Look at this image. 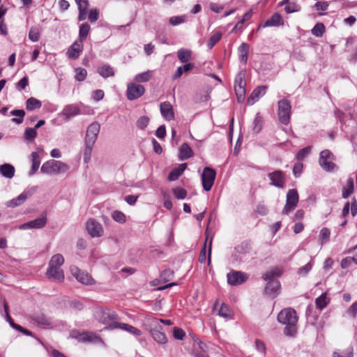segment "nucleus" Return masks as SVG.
Instances as JSON below:
<instances>
[{"mask_svg":"<svg viewBox=\"0 0 357 357\" xmlns=\"http://www.w3.org/2000/svg\"><path fill=\"white\" fill-rule=\"evenodd\" d=\"M186 167V163L179 165V166L177 168H174L173 170L171 171V172L169 174L168 179L171 181L177 180L183 173Z\"/></svg>","mask_w":357,"mask_h":357,"instance_id":"29","label":"nucleus"},{"mask_svg":"<svg viewBox=\"0 0 357 357\" xmlns=\"http://www.w3.org/2000/svg\"><path fill=\"white\" fill-rule=\"evenodd\" d=\"M218 314L220 316L223 317H228L229 316V309L225 304L221 305V307L218 311Z\"/></svg>","mask_w":357,"mask_h":357,"instance_id":"63","label":"nucleus"},{"mask_svg":"<svg viewBox=\"0 0 357 357\" xmlns=\"http://www.w3.org/2000/svg\"><path fill=\"white\" fill-rule=\"evenodd\" d=\"M69 169V166L60 160H51L44 162L40 172L47 174H59L65 173Z\"/></svg>","mask_w":357,"mask_h":357,"instance_id":"4","label":"nucleus"},{"mask_svg":"<svg viewBox=\"0 0 357 357\" xmlns=\"http://www.w3.org/2000/svg\"><path fill=\"white\" fill-rule=\"evenodd\" d=\"M329 303V300L326 297V294L324 293L320 296H319L317 298H316L315 303L317 308L322 310Z\"/></svg>","mask_w":357,"mask_h":357,"instance_id":"41","label":"nucleus"},{"mask_svg":"<svg viewBox=\"0 0 357 357\" xmlns=\"http://www.w3.org/2000/svg\"><path fill=\"white\" fill-rule=\"evenodd\" d=\"M93 145V143L84 142V147L83 149V161L86 164H88L91 160Z\"/></svg>","mask_w":357,"mask_h":357,"instance_id":"32","label":"nucleus"},{"mask_svg":"<svg viewBox=\"0 0 357 357\" xmlns=\"http://www.w3.org/2000/svg\"><path fill=\"white\" fill-rule=\"evenodd\" d=\"M107 329L114 330L116 328H120L121 330L126 331L129 333H131L135 336H140L142 335V332L140 330L134 327L131 325L125 323H119L117 321H112L110 323L107 327Z\"/></svg>","mask_w":357,"mask_h":357,"instance_id":"15","label":"nucleus"},{"mask_svg":"<svg viewBox=\"0 0 357 357\" xmlns=\"http://www.w3.org/2000/svg\"><path fill=\"white\" fill-rule=\"evenodd\" d=\"M253 124H254V127L252 128L253 132L255 133H259L261 131V130L262 128V126H263L262 117L259 114H257L256 115V116L255 117L254 121H253Z\"/></svg>","mask_w":357,"mask_h":357,"instance_id":"44","label":"nucleus"},{"mask_svg":"<svg viewBox=\"0 0 357 357\" xmlns=\"http://www.w3.org/2000/svg\"><path fill=\"white\" fill-rule=\"evenodd\" d=\"M79 114L80 110L76 105H68L63 109L59 115L63 117L65 121H68L70 119Z\"/></svg>","mask_w":357,"mask_h":357,"instance_id":"21","label":"nucleus"},{"mask_svg":"<svg viewBox=\"0 0 357 357\" xmlns=\"http://www.w3.org/2000/svg\"><path fill=\"white\" fill-rule=\"evenodd\" d=\"M303 163L301 162H297L294 165V168H293V172H294V174L295 175L296 177L298 176L302 170H303Z\"/></svg>","mask_w":357,"mask_h":357,"instance_id":"64","label":"nucleus"},{"mask_svg":"<svg viewBox=\"0 0 357 357\" xmlns=\"http://www.w3.org/2000/svg\"><path fill=\"white\" fill-rule=\"evenodd\" d=\"M186 20V17L182 16H173L169 18V23L173 26H176L183 23Z\"/></svg>","mask_w":357,"mask_h":357,"instance_id":"54","label":"nucleus"},{"mask_svg":"<svg viewBox=\"0 0 357 357\" xmlns=\"http://www.w3.org/2000/svg\"><path fill=\"white\" fill-rule=\"evenodd\" d=\"M41 102L35 98H29L26 102V109L29 111L39 109L41 107Z\"/></svg>","mask_w":357,"mask_h":357,"instance_id":"36","label":"nucleus"},{"mask_svg":"<svg viewBox=\"0 0 357 357\" xmlns=\"http://www.w3.org/2000/svg\"><path fill=\"white\" fill-rule=\"evenodd\" d=\"M185 336V333L181 328H174V337L176 340H183Z\"/></svg>","mask_w":357,"mask_h":357,"instance_id":"59","label":"nucleus"},{"mask_svg":"<svg viewBox=\"0 0 357 357\" xmlns=\"http://www.w3.org/2000/svg\"><path fill=\"white\" fill-rule=\"evenodd\" d=\"M90 26L88 23L85 22L81 24L79 30V40L83 42L85 40L90 31Z\"/></svg>","mask_w":357,"mask_h":357,"instance_id":"37","label":"nucleus"},{"mask_svg":"<svg viewBox=\"0 0 357 357\" xmlns=\"http://www.w3.org/2000/svg\"><path fill=\"white\" fill-rule=\"evenodd\" d=\"M284 24V20L279 13H274L270 19L266 20L264 24L259 25L258 29L261 27L265 28L268 26H279Z\"/></svg>","mask_w":357,"mask_h":357,"instance_id":"24","label":"nucleus"},{"mask_svg":"<svg viewBox=\"0 0 357 357\" xmlns=\"http://www.w3.org/2000/svg\"><path fill=\"white\" fill-rule=\"evenodd\" d=\"M245 72L241 71L236 75L234 82V90L239 102H243L245 99Z\"/></svg>","mask_w":357,"mask_h":357,"instance_id":"8","label":"nucleus"},{"mask_svg":"<svg viewBox=\"0 0 357 357\" xmlns=\"http://www.w3.org/2000/svg\"><path fill=\"white\" fill-rule=\"evenodd\" d=\"M310 152V147L307 146L301 149L297 155L296 158L299 160L304 159Z\"/></svg>","mask_w":357,"mask_h":357,"instance_id":"57","label":"nucleus"},{"mask_svg":"<svg viewBox=\"0 0 357 357\" xmlns=\"http://www.w3.org/2000/svg\"><path fill=\"white\" fill-rule=\"evenodd\" d=\"M10 114L18 116V118L12 119V121L17 124H20L23 122L25 112L23 109H14L10 112Z\"/></svg>","mask_w":357,"mask_h":357,"instance_id":"39","label":"nucleus"},{"mask_svg":"<svg viewBox=\"0 0 357 357\" xmlns=\"http://www.w3.org/2000/svg\"><path fill=\"white\" fill-rule=\"evenodd\" d=\"M31 319L38 325L53 327L52 319L43 312H36L31 315Z\"/></svg>","mask_w":357,"mask_h":357,"instance_id":"20","label":"nucleus"},{"mask_svg":"<svg viewBox=\"0 0 357 357\" xmlns=\"http://www.w3.org/2000/svg\"><path fill=\"white\" fill-rule=\"evenodd\" d=\"M99 17V11L96 8L91 10L89 14V20L91 22H95Z\"/></svg>","mask_w":357,"mask_h":357,"instance_id":"60","label":"nucleus"},{"mask_svg":"<svg viewBox=\"0 0 357 357\" xmlns=\"http://www.w3.org/2000/svg\"><path fill=\"white\" fill-rule=\"evenodd\" d=\"M73 275L78 282L83 284L89 285L94 283V280L89 275L88 273L79 270L77 267L71 268Z\"/></svg>","mask_w":357,"mask_h":357,"instance_id":"17","label":"nucleus"},{"mask_svg":"<svg viewBox=\"0 0 357 357\" xmlns=\"http://www.w3.org/2000/svg\"><path fill=\"white\" fill-rule=\"evenodd\" d=\"M222 33L220 32H215L214 33L211 38H209L207 46L208 49H212L214 45L219 42V40L221 39Z\"/></svg>","mask_w":357,"mask_h":357,"instance_id":"45","label":"nucleus"},{"mask_svg":"<svg viewBox=\"0 0 357 357\" xmlns=\"http://www.w3.org/2000/svg\"><path fill=\"white\" fill-rule=\"evenodd\" d=\"M252 15V10H250L249 11H248L247 13H245L243 16V18L241 20L238 21L236 24L235 25L234 28L233 29V31L237 30V29H241L242 26H243V24H244V22L245 21H248V20H250L251 18Z\"/></svg>","mask_w":357,"mask_h":357,"instance_id":"47","label":"nucleus"},{"mask_svg":"<svg viewBox=\"0 0 357 357\" xmlns=\"http://www.w3.org/2000/svg\"><path fill=\"white\" fill-rule=\"evenodd\" d=\"M160 110L162 116L167 121L174 119V112L172 105L169 102L165 101L160 104Z\"/></svg>","mask_w":357,"mask_h":357,"instance_id":"22","label":"nucleus"},{"mask_svg":"<svg viewBox=\"0 0 357 357\" xmlns=\"http://www.w3.org/2000/svg\"><path fill=\"white\" fill-rule=\"evenodd\" d=\"M64 263V258L61 254H56L52 257L49 261V266L47 270V276L59 282L64 280V273L61 266Z\"/></svg>","mask_w":357,"mask_h":357,"instance_id":"3","label":"nucleus"},{"mask_svg":"<svg viewBox=\"0 0 357 357\" xmlns=\"http://www.w3.org/2000/svg\"><path fill=\"white\" fill-rule=\"evenodd\" d=\"M112 217L116 222L119 223H123L126 220L125 214L119 211H114L112 214Z\"/></svg>","mask_w":357,"mask_h":357,"instance_id":"50","label":"nucleus"},{"mask_svg":"<svg viewBox=\"0 0 357 357\" xmlns=\"http://www.w3.org/2000/svg\"><path fill=\"white\" fill-rule=\"evenodd\" d=\"M278 114L280 121L287 125L290 120L291 106L289 100L287 99H282L278 102Z\"/></svg>","mask_w":357,"mask_h":357,"instance_id":"7","label":"nucleus"},{"mask_svg":"<svg viewBox=\"0 0 357 357\" xmlns=\"http://www.w3.org/2000/svg\"><path fill=\"white\" fill-rule=\"evenodd\" d=\"M239 58L241 61L246 63L248 60V54L249 52V45L245 43H243L238 47Z\"/></svg>","mask_w":357,"mask_h":357,"instance_id":"35","label":"nucleus"},{"mask_svg":"<svg viewBox=\"0 0 357 357\" xmlns=\"http://www.w3.org/2000/svg\"><path fill=\"white\" fill-rule=\"evenodd\" d=\"M333 357H354V349L349 347L344 351L336 350L333 352Z\"/></svg>","mask_w":357,"mask_h":357,"instance_id":"38","label":"nucleus"},{"mask_svg":"<svg viewBox=\"0 0 357 357\" xmlns=\"http://www.w3.org/2000/svg\"><path fill=\"white\" fill-rule=\"evenodd\" d=\"M98 72L104 78H107L109 77H112L114 75V71L113 68L107 64L98 68Z\"/></svg>","mask_w":357,"mask_h":357,"instance_id":"34","label":"nucleus"},{"mask_svg":"<svg viewBox=\"0 0 357 357\" xmlns=\"http://www.w3.org/2000/svg\"><path fill=\"white\" fill-rule=\"evenodd\" d=\"M266 89V86H260L254 89L247 100L248 104L250 105H253L256 101L258 100L259 97L265 95Z\"/></svg>","mask_w":357,"mask_h":357,"instance_id":"25","label":"nucleus"},{"mask_svg":"<svg viewBox=\"0 0 357 357\" xmlns=\"http://www.w3.org/2000/svg\"><path fill=\"white\" fill-rule=\"evenodd\" d=\"M298 202V194L296 189H291L287 194L286 204L282 210L283 214H288L293 211Z\"/></svg>","mask_w":357,"mask_h":357,"instance_id":"10","label":"nucleus"},{"mask_svg":"<svg viewBox=\"0 0 357 357\" xmlns=\"http://www.w3.org/2000/svg\"><path fill=\"white\" fill-rule=\"evenodd\" d=\"M47 224L46 216H41L33 220L25 222L19 227L20 229H41Z\"/></svg>","mask_w":357,"mask_h":357,"instance_id":"18","label":"nucleus"},{"mask_svg":"<svg viewBox=\"0 0 357 357\" xmlns=\"http://www.w3.org/2000/svg\"><path fill=\"white\" fill-rule=\"evenodd\" d=\"M82 51V42L79 40L75 41L68 48L67 55L70 59H77Z\"/></svg>","mask_w":357,"mask_h":357,"instance_id":"26","label":"nucleus"},{"mask_svg":"<svg viewBox=\"0 0 357 357\" xmlns=\"http://www.w3.org/2000/svg\"><path fill=\"white\" fill-rule=\"evenodd\" d=\"M149 332L155 342L159 344H165L167 338L164 332L162 331V326L158 319L152 318L149 319Z\"/></svg>","mask_w":357,"mask_h":357,"instance_id":"5","label":"nucleus"},{"mask_svg":"<svg viewBox=\"0 0 357 357\" xmlns=\"http://www.w3.org/2000/svg\"><path fill=\"white\" fill-rule=\"evenodd\" d=\"M151 75L152 72L151 70H147L146 72L136 75L135 77V80L137 82H146L151 79Z\"/></svg>","mask_w":357,"mask_h":357,"instance_id":"43","label":"nucleus"},{"mask_svg":"<svg viewBox=\"0 0 357 357\" xmlns=\"http://www.w3.org/2000/svg\"><path fill=\"white\" fill-rule=\"evenodd\" d=\"M193 151L187 143H184L179 149V159L185 160L193 156Z\"/></svg>","mask_w":357,"mask_h":357,"instance_id":"28","label":"nucleus"},{"mask_svg":"<svg viewBox=\"0 0 357 357\" xmlns=\"http://www.w3.org/2000/svg\"><path fill=\"white\" fill-rule=\"evenodd\" d=\"M0 173L3 176L11 178L15 174V168L10 164L1 165H0Z\"/></svg>","mask_w":357,"mask_h":357,"instance_id":"30","label":"nucleus"},{"mask_svg":"<svg viewBox=\"0 0 357 357\" xmlns=\"http://www.w3.org/2000/svg\"><path fill=\"white\" fill-rule=\"evenodd\" d=\"M79 10H88L89 3L88 0H75Z\"/></svg>","mask_w":357,"mask_h":357,"instance_id":"61","label":"nucleus"},{"mask_svg":"<svg viewBox=\"0 0 357 357\" xmlns=\"http://www.w3.org/2000/svg\"><path fill=\"white\" fill-rule=\"evenodd\" d=\"M255 348L258 351L261 352L264 355L266 354V348L265 344L260 340H255Z\"/></svg>","mask_w":357,"mask_h":357,"instance_id":"58","label":"nucleus"},{"mask_svg":"<svg viewBox=\"0 0 357 357\" xmlns=\"http://www.w3.org/2000/svg\"><path fill=\"white\" fill-rule=\"evenodd\" d=\"M100 125L98 122H93L90 124L86 130V135L84 138V142H89L95 144L98 133L100 132Z\"/></svg>","mask_w":357,"mask_h":357,"instance_id":"16","label":"nucleus"},{"mask_svg":"<svg viewBox=\"0 0 357 357\" xmlns=\"http://www.w3.org/2000/svg\"><path fill=\"white\" fill-rule=\"evenodd\" d=\"M87 75V72L84 68H77L75 69V78L78 82H82L85 79Z\"/></svg>","mask_w":357,"mask_h":357,"instance_id":"49","label":"nucleus"},{"mask_svg":"<svg viewBox=\"0 0 357 357\" xmlns=\"http://www.w3.org/2000/svg\"><path fill=\"white\" fill-rule=\"evenodd\" d=\"M312 266H313V263H312V261H311L309 263H307L306 265H305L304 266L298 268V273L299 275H307L308 273V272L312 269Z\"/></svg>","mask_w":357,"mask_h":357,"instance_id":"56","label":"nucleus"},{"mask_svg":"<svg viewBox=\"0 0 357 357\" xmlns=\"http://www.w3.org/2000/svg\"><path fill=\"white\" fill-rule=\"evenodd\" d=\"M268 178L271 180V184L279 188H283L284 186V174L280 170H276L268 174Z\"/></svg>","mask_w":357,"mask_h":357,"instance_id":"19","label":"nucleus"},{"mask_svg":"<svg viewBox=\"0 0 357 357\" xmlns=\"http://www.w3.org/2000/svg\"><path fill=\"white\" fill-rule=\"evenodd\" d=\"M149 123V118L146 116H141L137 121V126L143 130L145 128L147 127L148 124Z\"/></svg>","mask_w":357,"mask_h":357,"instance_id":"55","label":"nucleus"},{"mask_svg":"<svg viewBox=\"0 0 357 357\" xmlns=\"http://www.w3.org/2000/svg\"><path fill=\"white\" fill-rule=\"evenodd\" d=\"M328 3L326 1H317L314 4V7L317 10H321L322 11H326L328 8Z\"/></svg>","mask_w":357,"mask_h":357,"instance_id":"62","label":"nucleus"},{"mask_svg":"<svg viewBox=\"0 0 357 357\" xmlns=\"http://www.w3.org/2000/svg\"><path fill=\"white\" fill-rule=\"evenodd\" d=\"M145 92L142 85L136 83H130L127 86L126 96L129 100H136L140 98Z\"/></svg>","mask_w":357,"mask_h":357,"instance_id":"12","label":"nucleus"},{"mask_svg":"<svg viewBox=\"0 0 357 357\" xmlns=\"http://www.w3.org/2000/svg\"><path fill=\"white\" fill-rule=\"evenodd\" d=\"M333 154L328 149L322 151L319 154V162L325 171L331 172L336 168V165L333 162Z\"/></svg>","mask_w":357,"mask_h":357,"instance_id":"9","label":"nucleus"},{"mask_svg":"<svg viewBox=\"0 0 357 357\" xmlns=\"http://www.w3.org/2000/svg\"><path fill=\"white\" fill-rule=\"evenodd\" d=\"M330 235H331V231H330L329 229H328L326 227H324L321 229L320 234H319V237H320V241H321V245L326 243L329 241Z\"/></svg>","mask_w":357,"mask_h":357,"instance_id":"46","label":"nucleus"},{"mask_svg":"<svg viewBox=\"0 0 357 357\" xmlns=\"http://www.w3.org/2000/svg\"><path fill=\"white\" fill-rule=\"evenodd\" d=\"M28 193L23 192L18 197L6 202V205L9 208H15L22 204L28 198Z\"/></svg>","mask_w":357,"mask_h":357,"instance_id":"27","label":"nucleus"},{"mask_svg":"<svg viewBox=\"0 0 357 357\" xmlns=\"http://www.w3.org/2000/svg\"><path fill=\"white\" fill-rule=\"evenodd\" d=\"M228 283L236 286L245 282L248 279V275L241 271H232L227 273Z\"/></svg>","mask_w":357,"mask_h":357,"instance_id":"13","label":"nucleus"},{"mask_svg":"<svg viewBox=\"0 0 357 357\" xmlns=\"http://www.w3.org/2000/svg\"><path fill=\"white\" fill-rule=\"evenodd\" d=\"M86 228L89 235L93 237H100L103 234V228L100 223L95 219H89L86 224Z\"/></svg>","mask_w":357,"mask_h":357,"instance_id":"14","label":"nucleus"},{"mask_svg":"<svg viewBox=\"0 0 357 357\" xmlns=\"http://www.w3.org/2000/svg\"><path fill=\"white\" fill-rule=\"evenodd\" d=\"M93 316L96 320L103 324H107L117 319V314L113 310L108 308H96L93 311Z\"/></svg>","mask_w":357,"mask_h":357,"instance_id":"6","label":"nucleus"},{"mask_svg":"<svg viewBox=\"0 0 357 357\" xmlns=\"http://www.w3.org/2000/svg\"><path fill=\"white\" fill-rule=\"evenodd\" d=\"M278 321L285 325L284 333L287 336L293 337L296 334L298 317L296 311L292 308H285L280 311L278 315Z\"/></svg>","mask_w":357,"mask_h":357,"instance_id":"1","label":"nucleus"},{"mask_svg":"<svg viewBox=\"0 0 357 357\" xmlns=\"http://www.w3.org/2000/svg\"><path fill=\"white\" fill-rule=\"evenodd\" d=\"M173 194L176 198L178 199H183L187 195V191L181 188H176L173 189Z\"/></svg>","mask_w":357,"mask_h":357,"instance_id":"52","label":"nucleus"},{"mask_svg":"<svg viewBox=\"0 0 357 357\" xmlns=\"http://www.w3.org/2000/svg\"><path fill=\"white\" fill-rule=\"evenodd\" d=\"M300 6L295 2H289L287 5L285 6L284 8V10L287 13L298 12L300 10Z\"/></svg>","mask_w":357,"mask_h":357,"instance_id":"51","label":"nucleus"},{"mask_svg":"<svg viewBox=\"0 0 357 357\" xmlns=\"http://www.w3.org/2000/svg\"><path fill=\"white\" fill-rule=\"evenodd\" d=\"M174 276V271L170 269L163 271L160 274V280L163 282H167L170 280Z\"/></svg>","mask_w":357,"mask_h":357,"instance_id":"53","label":"nucleus"},{"mask_svg":"<svg viewBox=\"0 0 357 357\" xmlns=\"http://www.w3.org/2000/svg\"><path fill=\"white\" fill-rule=\"evenodd\" d=\"M215 175L216 172L213 169L208 167L204 169L202 175V186L206 191H209L211 189L214 183Z\"/></svg>","mask_w":357,"mask_h":357,"instance_id":"11","label":"nucleus"},{"mask_svg":"<svg viewBox=\"0 0 357 357\" xmlns=\"http://www.w3.org/2000/svg\"><path fill=\"white\" fill-rule=\"evenodd\" d=\"M82 342H101V338L94 333L84 332L75 337Z\"/></svg>","mask_w":357,"mask_h":357,"instance_id":"23","label":"nucleus"},{"mask_svg":"<svg viewBox=\"0 0 357 357\" xmlns=\"http://www.w3.org/2000/svg\"><path fill=\"white\" fill-rule=\"evenodd\" d=\"M192 52L187 49H180L177 52V57L182 63H187L191 59Z\"/></svg>","mask_w":357,"mask_h":357,"instance_id":"33","label":"nucleus"},{"mask_svg":"<svg viewBox=\"0 0 357 357\" xmlns=\"http://www.w3.org/2000/svg\"><path fill=\"white\" fill-rule=\"evenodd\" d=\"M37 130L34 128H26L24 134V140L27 142H32L37 137Z\"/></svg>","mask_w":357,"mask_h":357,"instance_id":"40","label":"nucleus"},{"mask_svg":"<svg viewBox=\"0 0 357 357\" xmlns=\"http://www.w3.org/2000/svg\"><path fill=\"white\" fill-rule=\"evenodd\" d=\"M282 273L280 268L278 267L272 268L268 270L262 275V278L267 280L268 282L264 288V293L273 298L280 293V283L275 278L280 277Z\"/></svg>","mask_w":357,"mask_h":357,"instance_id":"2","label":"nucleus"},{"mask_svg":"<svg viewBox=\"0 0 357 357\" xmlns=\"http://www.w3.org/2000/svg\"><path fill=\"white\" fill-rule=\"evenodd\" d=\"M325 26L323 23L319 22L315 24L312 28L311 32L312 34L317 37H321L325 32Z\"/></svg>","mask_w":357,"mask_h":357,"instance_id":"42","label":"nucleus"},{"mask_svg":"<svg viewBox=\"0 0 357 357\" xmlns=\"http://www.w3.org/2000/svg\"><path fill=\"white\" fill-rule=\"evenodd\" d=\"M354 180L352 178H349L347 181L346 185L342 188V197L344 199L348 198L354 192Z\"/></svg>","mask_w":357,"mask_h":357,"instance_id":"31","label":"nucleus"},{"mask_svg":"<svg viewBox=\"0 0 357 357\" xmlns=\"http://www.w3.org/2000/svg\"><path fill=\"white\" fill-rule=\"evenodd\" d=\"M29 38L32 42H37L40 38L39 29L36 26L31 27L29 32Z\"/></svg>","mask_w":357,"mask_h":357,"instance_id":"48","label":"nucleus"}]
</instances>
